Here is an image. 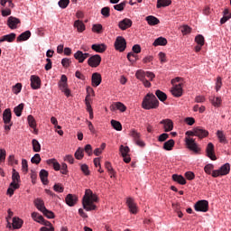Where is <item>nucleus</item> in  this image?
Instances as JSON below:
<instances>
[{"label": "nucleus", "instance_id": "obj_7", "mask_svg": "<svg viewBox=\"0 0 231 231\" xmlns=\"http://www.w3.org/2000/svg\"><path fill=\"white\" fill-rule=\"evenodd\" d=\"M101 62L102 57H100L98 54H95L88 60V64L90 66V68H98Z\"/></svg>", "mask_w": 231, "mask_h": 231}, {"label": "nucleus", "instance_id": "obj_13", "mask_svg": "<svg viewBox=\"0 0 231 231\" xmlns=\"http://www.w3.org/2000/svg\"><path fill=\"white\" fill-rule=\"evenodd\" d=\"M65 201L69 207H75L77 201H79V198H77V195L68 194L65 198Z\"/></svg>", "mask_w": 231, "mask_h": 231}, {"label": "nucleus", "instance_id": "obj_49", "mask_svg": "<svg viewBox=\"0 0 231 231\" xmlns=\"http://www.w3.org/2000/svg\"><path fill=\"white\" fill-rule=\"evenodd\" d=\"M145 75H146V71H143L142 69L137 70L135 73L136 79H138V80H141V81L145 79Z\"/></svg>", "mask_w": 231, "mask_h": 231}, {"label": "nucleus", "instance_id": "obj_23", "mask_svg": "<svg viewBox=\"0 0 231 231\" xmlns=\"http://www.w3.org/2000/svg\"><path fill=\"white\" fill-rule=\"evenodd\" d=\"M12 180L13 181L11 182V187H14V189H19V183L15 181H19V180H21V176L19 175V172L15 171V169L13 170Z\"/></svg>", "mask_w": 231, "mask_h": 231}, {"label": "nucleus", "instance_id": "obj_46", "mask_svg": "<svg viewBox=\"0 0 231 231\" xmlns=\"http://www.w3.org/2000/svg\"><path fill=\"white\" fill-rule=\"evenodd\" d=\"M27 120L32 129H35V127H37V123L35 122V118L33 117V116L32 115L28 116Z\"/></svg>", "mask_w": 231, "mask_h": 231}, {"label": "nucleus", "instance_id": "obj_57", "mask_svg": "<svg viewBox=\"0 0 231 231\" xmlns=\"http://www.w3.org/2000/svg\"><path fill=\"white\" fill-rule=\"evenodd\" d=\"M53 190H55V192H64V186H62V184L60 183H56L53 186Z\"/></svg>", "mask_w": 231, "mask_h": 231}, {"label": "nucleus", "instance_id": "obj_37", "mask_svg": "<svg viewBox=\"0 0 231 231\" xmlns=\"http://www.w3.org/2000/svg\"><path fill=\"white\" fill-rule=\"evenodd\" d=\"M23 226V219L19 217L13 218V228L19 229Z\"/></svg>", "mask_w": 231, "mask_h": 231}, {"label": "nucleus", "instance_id": "obj_26", "mask_svg": "<svg viewBox=\"0 0 231 231\" xmlns=\"http://www.w3.org/2000/svg\"><path fill=\"white\" fill-rule=\"evenodd\" d=\"M195 136H198L199 138H207L208 136V131L201 128V127H197L195 128Z\"/></svg>", "mask_w": 231, "mask_h": 231}, {"label": "nucleus", "instance_id": "obj_42", "mask_svg": "<svg viewBox=\"0 0 231 231\" xmlns=\"http://www.w3.org/2000/svg\"><path fill=\"white\" fill-rule=\"evenodd\" d=\"M92 32H94V33H102L104 32V27L100 23H95L92 26Z\"/></svg>", "mask_w": 231, "mask_h": 231}, {"label": "nucleus", "instance_id": "obj_35", "mask_svg": "<svg viewBox=\"0 0 231 231\" xmlns=\"http://www.w3.org/2000/svg\"><path fill=\"white\" fill-rule=\"evenodd\" d=\"M40 178H41L42 182L43 183V185H48V171L42 170L40 171Z\"/></svg>", "mask_w": 231, "mask_h": 231}, {"label": "nucleus", "instance_id": "obj_19", "mask_svg": "<svg viewBox=\"0 0 231 231\" xmlns=\"http://www.w3.org/2000/svg\"><path fill=\"white\" fill-rule=\"evenodd\" d=\"M88 57H90L89 53H84L81 51H78L74 54V59H76V60H78L80 64H82V62H84Z\"/></svg>", "mask_w": 231, "mask_h": 231}, {"label": "nucleus", "instance_id": "obj_56", "mask_svg": "<svg viewBox=\"0 0 231 231\" xmlns=\"http://www.w3.org/2000/svg\"><path fill=\"white\" fill-rule=\"evenodd\" d=\"M41 154L36 153L34 156L31 159L32 163H35L36 165H39L41 163Z\"/></svg>", "mask_w": 231, "mask_h": 231}, {"label": "nucleus", "instance_id": "obj_22", "mask_svg": "<svg viewBox=\"0 0 231 231\" xmlns=\"http://www.w3.org/2000/svg\"><path fill=\"white\" fill-rule=\"evenodd\" d=\"M102 83V76L98 72H95L92 74V86L94 88H98Z\"/></svg>", "mask_w": 231, "mask_h": 231}, {"label": "nucleus", "instance_id": "obj_43", "mask_svg": "<svg viewBox=\"0 0 231 231\" xmlns=\"http://www.w3.org/2000/svg\"><path fill=\"white\" fill-rule=\"evenodd\" d=\"M171 0H158L157 1V8H165V6H169L171 5Z\"/></svg>", "mask_w": 231, "mask_h": 231}, {"label": "nucleus", "instance_id": "obj_45", "mask_svg": "<svg viewBox=\"0 0 231 231\" xmlns=\"http://www.w3.org/2000/svg\"><path fill=\"white\" fill-rule=\"evenodd\" d=\"M105 167H106V171H108V172L110 174V178H113V176H115V170L113 169V166L111 165V162H105Z\"/></svg>", "mask_w": 231, "mask_h": 231}, {"label": "nucleus", "instance_id": "obj_28", "mask_svg": "<svg viewBox=\"0 0 231 231\" xmlns=\"http://www.w3.org/2000/svg\"><path fill=\"white\" fill-rule=\"evenodd\" d=\"M175 144L176 142L174 141V139H170L163 143L162 149H164V151H172V149H174Z\"/></svg>", "mask_w": 231, "mask_h": 231}, {"label": "nucleus", "instance_id": "obj_9", "mask_svg": "<svg viewBox=\"0 0 231 231\" xmlns=\"http://www.w3.org/2000/svg\"><path fill=\"white\" fill-rule=\"evenodd\" d=\"M119 151L121 152L125 163H130L131 156H129V152L131 150L129 149V146L121 145Z\"/></svg>", "mask_w": 231, "mask_h": 231}, {"label": "nucleus", "instance_id": "obj_1", "mask_svg": "<svg viewBox=\"0 0 231 231\" xmlns=\"http://www.w3.org/2000/svg\"><path fill=\"white\" fill-rule=\"evenodd\" d=\"M98 201V197L93 194L91 189H86L85 195L82 199L83 208L87 210V212H91V210H97V203Z\"/></svg>", "mask_w": 231, "mask_h": 231}, {"label": "nucleus", "instance_id": "obj_53", "mask_svg": "<svg viewBox=\"0 0 231 231\" xmlns=\"http://www.w3.org/2000/svg\"><path fill=\"white\" fill-rule=\"evenodd\" d=\"M101 14L104 17H106V18L109 17L111 15V9L109 7H107V6L106 7H103L101 9Z\"/></svg>", "mask_w": 231, "mask_h": 231}, {"label": "nucleus", "instance_id": "obj_29", "mask_svg": "<svg viewBox=\"0 0 231 231\" xmlns=\"http://www.w3.org/2000/svg\"><path fill=\"white\" fill-rule=\"evenodd\" d=\"M30 37H32V32L30 31H25L17 37L16 41L17 42H23V41H28Z\"/></svg>", "mask_w": 231, "mask_h": 231}, {"label": "nucleus", "instance_id": "obj_32", "mask_svg": "<svg viewBox=\"0 0 231 231\" xmlns=\"http://www.w3.org/2000/svg\"><path fill=\"white\" fill-rule=\"evenodd\" d=\"M74 28H77L78 32L82 33V32L86 30V24H84V22L80 20H76L74 22Z\"/></svg>", "mask_w": 231, "mask_h": 231}, {"label": "nucleus", "instance_id": "obj_47", "mask_svg": "<svg viewBox=\"0 0 231 231\" xmlns=\"http://www.w3.org/2000/svg\"><path fill=\"white\" fill-rule=\"evenodd\" d=\"M126 5H127V2L124 1L118 5H114V10H116L117 12H124V9L125 8Z\"/></svg>", "mask_w": 231, "mask_h": 231}, {"label": "nucleus", "instance_id": "obj_21", "mask_svg": "<svg viewBox=\"0 0 231 231\" xmlns=\"http://www.w3.org/2000/svg\"><path fill=\"white\" fill-rule=\"evenodd\" d=\"M186 144L190 151H193V152H198L199 151V149H198V144L196 143V141L194 139L187 137Z\"/></svg>", "mask_w": 231, "mask_h": 231}, {"label": "nucleus", "instance_id": "obj_17", "mask_svg": "<svg viewBox=\"0 0 231 231\" xmlns=\"http://www.w3.org/2000/svg\"><path fill=\"white\" fill-rule=\"evenodd\" d=\"M91 50L97 53H104L107 50V45L104 43H96L91 45Z\"/></svg>", "mask_w": 231, "mask_h": 231}, {"label": "nucleus", "instance_id": "obj_52", "mask_svg": "<svg viewBox=\"0 0 231 231\" xmlns=\"http://www.w3.org/2000/svg\"><path fill=\"white\" fill-rule=\"evenodd\" d=\"M42 213H43V216L48 217V219H53L55 217L53 211H50L48 208H45Z\"/></svg>", "mask_w": 231, "mask_h": 231}, {"label": "nucleus", "instance_id": "obj_50", "mask_svg": "<svg viewBox=\"0 0 231 231\" xmlns=\"http://www.w3.org/2000/svg\"><path fill=\"white\" fill-rule=\"evenodd\" d=\"M195 42L199 46H205V37H203V35L201 34H199L195 37Z\"/></svg>", "mask_w": 231, "mask_h": 231}, {"label": "nucleus", "instance_id": "obj_18", "mask_svg": "<svg viewBox=\"0 0 231 231\" xmlns=\"http://www.w3.org/2000/svg\"><path fill=\"white\" fill-rule=\"evenodd\" d=\"M3 120L5 124H10V125H14V123L12 122V110H10V108H7L4 111Z\"/></svg>", "mask_w": 231, "mask_h": 231}, {"label": "nucleus", "instance_id": "obj_38", "mask_svg": "<svg viewBox=\"0 0 231 231\" xmlns=\"http://www.w3.org/2000/svg\"><path fill=\"white\" fill-rule=\"evenodd\" d=\"M32 145L34 152H41V143L37 139H32Z\"/></svg>", "mask_w": 231, "mask_h": 231}, {"label": "nucleus", "instance_id": "obj_62", "mask_svg": "<svg viewBox=\"0 0 231 231\" xmlns=\"http://www.w3.org/2000/svg\"><path fill=\"white\" fill-rule=\"evenodd\" d=\"M166 140H169V134L164 133L158 136V142H165Z\"/></svg>", "mask_w": 231, "mask_h": 231}, {"label": "nucleus", "instance_id": "obj_15", "mask_svg": "<svg viewBox=\"0 0 231 231\" xmlns=\"http://www.w3.org/2000/svg\"><path fill=\"white\" fill-rule=\"evenodd\" d=\"M21 24V20H19L16 17L10 16L7 20V26L11 28V30H15L17 28V25Z\"/></svg>", "mask_w": 231, "mask_h": 231}, {"label": "nucleus", "instance_id": "obj_36", "mask_svg": "<svg viewBox=\"0 0 231 231\" xmlns=\"http://www.w3.org/2000/svg\"><path fill=\"white\" fill-rule=\"evenodd\" d=\"M153 46H167V39L159 37L153 42Z\"/></svg>", "mask_w": 231, "mask_h": 231}, {"label": "nucleus", "instance_id": "obj_3", "mask_svg": "<svg viewBox=\"0 0 231 231\" xmlns=\"http://www.w3.org/2000/svg\"><path fill=\"white\" fill-rule=\"evenodd\" d=\"M230 172V164L226 163L220 167L219 170H215L212 171L213 178H218V176H226Z\"/></svg>", "mask_w": 231, "mask_h": 231}, {"label": "nucleus", "instance_id": "obj_10", "mask_svg": "<svg viewBox=\"0 0 231 231\" xmlns=\"http://www.w3.org/2000/svg\"><path fill=\"white\" fill-rule=\"evenodd\" d=\"M160 124L163 125L164 133H171L174 129V123L171 119H163Z\"/></svg>", "mask_w": 231, "mask_h": 231}, {"label": "nucleus", "instance_id": "obj_4", "mask_svg": "<svg viewBox=\"0 0 231 231\" xmlns=\"http://www.w3.org/2000/svg\"><path fill=\"white\" fill-rule=\"evenodd\" d=\"M59 88L60 91H62V93H64V95H66L67 97H69V95H71V91L69 90V88H68V77H66V75L61 76L59 82Z\"/></svg>", "mask_w": 231, "mask_h": 231}, {"label": "nucleus", "instance_id": "obj_5", "mask_svg": "<svg viewBox=\"0 0 231 231\" xmlns=\"http://www.w3.org/2000/svg\"><path fill=\"white\" fill-rule=\"evenodd\" d=\"M115 48L117 51H125V48H127V42H125V38L118 36L115 42Z\"/></svg>", "mask_w": 231, "mask_h": 231}, {"label": "nucleus", "instance_id": "obj_63", "mask_svg": "<svg viewBox=\"0 0 231 231\" xmlns=\"http://www.w3.org/2000/svg\"><path fill=\"white\" fill-rule=\"evenodd\" d=\"M61 64H62L63 68H69V64H71V60H69L68 58H64L61 60Z\"/></svg>", "mask_w": 231, "mask_h": 231}, {"label": "nucleus", "instance_id": "obj_44", "mask_svg": "<svg viewBox=\"0 0 231 231\" xmlns=\"http://www.w3.org/2000/svg\"><path fill=\"white\" fill-rule=\"evenodd\" d=\"M32 217L34 221H36V223L41 224L42 221H44V217H42V215H40L37 212L32 213Z\"/></svg>", "mask_w": 231, "mask_h": 231}, {"label": "nucleus", "instance_id": "obj_31", "mask_svg": "<svg viewBox=\"0 0 231 231\" xmlns=\"http://www.w3.org/2000/svg\"><path fill=\"white\" fill-rule=\"evenodd\" d=\"M173 181H176V183H179V185H186L187 180H185V177L182 175L173 174L172 175Z\"/></svg>", "mask_w": 231, "mask_h": 231}, {"label": "nucleus", "instance_id": "obj_8", "mask_svg": "<svg viewBox=\"0 0 231 231\" xmlns=\"http://www.w3.org/2000/svg\"><path fill=\"white\" fill-rule=\"evenodd\" d=\"M130 136H132L136 145H138L139 147H145V143L140 139L142 137V134H140L138 131L131 130Z\"/></svg>", "mask_w": 231, "mask_h": 231}, {"label": "nucleus", "instance_id": "obj_14", "mask_svg": "<svg viewBox=\"0 0 231 231\" xmlns=\"http://www.w3.org/2000/svg\"><path fill=\"white\" fill-rule=\"evenodd\" d=\"M182 86H183V84H181V83H179L178 85H175L171 88V95H173V97H181V95H183Z\"/></svg>", "mask_w": 231, "mask_h": 231}, {"label": "nucleus", "instance_id": "obj_20", "mask_svg": "<svg viewBox=\"0 0 231 231\" xmlns=\"http://www.w3.org/2000/svg\"><path fill=\"white\" fill-rule=\"evenodd\" d=\"M186 144L190 151H193V152H198L199 151V149H198V144L196 143V141L194 139L187 137Z\"/></svg>", "mask_w": 231, "mask_h": 231}, {"label": "nucleus", "instance_id": "obj_41", "mask_svg": "<svg viewBox=\"0 0 231 231\" xmlns=\"http://www.w3.org/2000/svg\"><path fill=\"white\" fill-rule=\"evenodd\" d=\"M217 136L220 142V143H227V141H226V136L225 135V134L223 133V131L221 130H218L217 132Z\"/></svg>", "mask_w": 231, "mask_h": 231}, {"label": "nucleus", "instance_id": "obj_48", "mask_svg": "<svg viewBox=\"0 0 231 231\" xmlns=\"http://www.w3.org/2000/svg\"><path fill=\"white\" fill-rule=\"evenodd\" d=\"M111 125L116 129V131H122V124L116 120H111Z\"/></svg>", "mask_w": 231, "mask_h": 231}, {"label": "nucleus", "instance_id": "obj_61", "mask_svg": "<svg viewBox=\"0 0 231 231\" xmlns=\"http://www.w3.org/2000/svg\"><path fill=\"white\" fill-rule=\"evenodd\" d=\"M212 105L215 107H219L221 106V97H214L212 99Z\"/></svg>", "mask_w": 231, "mask_h": 231}, {"label": "nucleus", "instance_id": "obj_25", "mask_svg": "<svg viewBox=\"0 0 231 231\" xmlns=\"http://www.w3.org/2000/svg\"><path fill=\"white\" fill-rule=\"evenodd\" d=\"M15 37H17V35L14 32H11L10 34L2 36L0 38V42H14L15 41Z\"/></svg>", "mask_w": 231, "mask_h": 231}, {"label": "nucleus", "instance_id": "obj_12", "mask_svg": "<svg viewBox=\"0 0 231 231\" xmlns=\"http://www.w3.org/2000/svg\"><path fill=\"white\" fill-rule=\"evenodd\" d=\"M132 26H133V21L129 18H125L118 23V28H120V30H123V31H125L128 28H131Z\"/></svg>", "mask_w": 231, "mask_h": 231}, {"label": "nucleus", "instance_id": "obj_39", "mask_svg": "<svg viewBox=\"0 0 231 231\" xmlns=\"http://www.w3.org/2000/svg\"><path fill=\"white\" fill-rule=\"evenodd\" d=\"M23 109H24V104L22 103L14 108V113L16 116L23 115Z\"/></svg>", "mask_w": 231, "mask_h": 231}, {"label": "nucleus", "instance_id": "obj_16", "mask_svg": "<svg viewBox=\"0 0 231 231\" xmlns=\"http://www.w3.org/2000/svg\"><path fill=\"white\" fill-rule=\"evenodd\" d=\"M31 88L32 89H41V78L39 76H31Z\"/></svg>", "mask_w": 231, "mask_h": 231}, {"label": "nucleus", "instance_id": "obj_51", "mask_svg": "<svg viewBox=\"0 0 231 231\" xmlns=\"http://www.w3.org/2000/svg\"><path fill=\"white\" fill-rule=\"evenodd\" d=\"M76 160H82L84 158V150L82 148H79L75 154H74Z\"/></svg>", "mask_w": 231, "mask_h": 231}, {"label": "nucleus", "instance_id": "obj_2", "mask_svg": "<svg viewBox=\"0 0 231 231\" xmlns=\"http://www.w3.org/2000/svg\"><path fill=\"white\" fill-rule=\"evenodd\" d=\"M143 109H157L160 106V101L154 94H147L146 97L143 100Z\"/></svg>", "mask_w": 231, "mask_h": 231}, {"label": "nucleus", "instance_id": "obj_33", "mask_svg": "<svg viewBox=\"0 0 231 231\" xmlns=\"http://www.w3.org/2000/svg\"><path fill=\"white\" fill-rule=\"evenodd\" d=\"M145 19L150 26H156V24H160V20L156 18V16L149 15Z\"/></svg>", "mask_w": 231, "mask_h": 231}, {"label": "nucleus", "instance_id": "obj_54", "mask_svg": "<svg viewBox=\"0 0 231 231\" xmlns=\"http://www.w3.org/2000/svg\"><path fill=\"white\" fill-rule=\"evenodd\" d=\"M104 149H106V143H103L99 148H96L94 150V154L96 156H100L101 152L104 151Z\"/></svg>", "mask_w": 231, "mask_h": 231}, {"label": "nucleus", "instance_id": "obj_27", "mask_svg": "<svg viewBox=\"0 0 231 231\" xmlns=\"http://www.w3.org/2000/svg\"><path fill=\"white\" fill-rule=\"evenodd\" d=\"M33 204L34 207H36V208L40 210V212H42L46 208V206L44 205V200H42V199H35Z\"/></svg>", "mask_w": 231, "mask_h": 231}, {"label": "nucleus", "instance_id": "obj_34", "mask_svg": "<svg viewBox=\"0 0 231 231\" xmlns=\"http://www.w3.org/2000/svg\"><path fill=\"white\" fill-rule=\"evenodd\" d=\"M47 165L53 167L54 171H60V164L56 159H50L47 161Z\"/></svg>", "mask_w": 231, "mask_h": 231}, {"label": "nucleus", "instance_id": "obj_64", "mask_svg": "<svg viewBox=\"0 0 231 231\" xmlns=\"http://www.w3.org/2000/svg\"><path fill=\"white\" fill-rule=\"evenodd\" d=\"M22 170L26 173L28 172V161L25 159L22 160Z\"/></svg>", "mask_w": 231, "mask_h": 231}, {"label": "nucleus", "instance_id": "obj_24", "mask_svg": "<svg viewBox=\"0 0 231 231\" xmlns=\"http://www.w3.org/2000/svg\"><path fill=\"white\" fill-rule=\"evenodd\" d=\"M126 204L132 214H136V212H138V208L136 207V203H134V199L132 198L127 199Z\"/></svg>", "mask_w": 231, "mask_h": 231}, {"label": "nucleus", "instance_id": "obj_58", "mask_svg": "<svg viewBox=\"0 0 231 231\" xmlns=\"http://www.w3.org/2000/svg\"><path fill=\"white\" fill-rule=\"evenodd\" d=\"M23 89V85L21 83H17L15 86L13 87V92L14 95H18V93H21V90Z\"/></svg>", "mask_w": 231, "mask_h": 231}, {"label": "nucleus", "instance_id": "obj_59", "mask_svg": "<svg viewBox=\"0 0 231 231\" xmlns=\"http://www.w3.org/2000/svg\"><path fill=\"white\" fill-rule=\"evenodd\" d=\"M60 8H68L69 5V0H60L58 3Z\"/></svg>", "mask_w": 231, "mask_h": 231}, {"label": "nucleus", "instance_id": "obj_11", "mask_svg": "<svg viewBox=\"0 0 231 231\" xmlns=\"http://www.w3.org/2000/svg\"><path fill=\"white\" fill-rule=\"evenodd\" d=\"M206 152H207L208 158H209L213 162H216V160H217V157H216V152H214V143H209L207 145Z\"/></svg>", "mask_w": 231, "mask_h": 231}, {"label": "nucleus", "instance_id": "obj_60", "mask_svg": "<svg viewBox=\"0 0 231 231\" xmlns=\"http://www.w3.org/2000/svg\"><path fill=\"white\" fill-rule=\"evenodd\" d=\"M180 32L182 35H189V33H190V27L189 25H184L180 27Z\"/></svg>", "mask_w": 231, "mask_h": 231}, {"label": "nucleus", "instance_id": "obj_6", "mask_svg": "<svg viewBox=\"0 0 231 231\" xmlns=\"http://www.w3.org/2000/svg\"><path fill=\"white\" fill-rule=\"evenodd\" d=\"M194 209L196 212H208V202L205 199L199 200L194 205Z\"/></svg>", "mask_w": 231, "mask_h": 231}, {"label": "nucleus", "instance_id": "obj_40", "mask_svg": "<svg viewBox=\"0 0 231 231\" xmlns=\"http://www.w3.org/2000/svg\"><path fill=\"white\" fill-rule=\"evenodd\" d=\"M155 95L161 102H165V100H167V94L162 90H156Z\"/></svg>", "mask_w": 231, "mask_h": 231}, {"label": "nucleus", "instance_id": "obj_55", "mask_svg": "<svg viewBox=\"0 0 231 231\" xmlns=\"http://www.w3.org/2000/svg\"><path fill=\"white\" fill-rule=\"evenodd\" d=\"M127 59L130 62H136L138 60V56L134 52H129L127 54Z\"/></svg>", "mask_w": 231, "mask_h": 231}, {"label": "nucleus", "instance_id": "obj_30", "mask_svg": "<svg viewBox=\"0 0 231 231\" xmlns=\"http://www.w3.org/2000/svg\"><path fill=\"white\" fill-rule=\"evenodd\" d=\"M110 109L111 111H115V109H118L119 111L124 113L126 111L127 107L125 106V105H124V103L116 102L115 105H112L110 106Z\"/></svg>", "mask_w": 231, "mask_h": 231}]
</instances>
